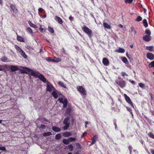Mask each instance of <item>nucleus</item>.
<instances>
[{
	"mask_svg": "<svg viewBox=\"0 0 154 154\" xmlns=\"http://www.w3.org/2000/svg\"><path fill=\"white\" fill-rule=\"evenodd\" d=\"M128 149L130 150V153H131L132 151V147L131 146H130L128 147Z\"/></svg>",
	"mask_w": 154,
	"mask_h": 154,
	"instance_id": "50",
	"label": "nucleus"
},
{
	"mask_svg": "<svg viewBox=\"0 0 154 154\" xmlns=\"http://www.w3.org/2000/svg\"><path fill=\"white\" fill-rule=\"evenodd\" d=\"M87 134V133L86 132H84L82 134L81 136V137L82 138L83 137Z\"/></svg>",
	"mask_w": 154,
	"mask_h": 154,
	"instance_id": "52",
	"label": "nucleus"
},
{
	"mask_svg": "<svg viewBox=\"0 0 154 154\" xmlns=\"http://www.w3.org/2000/svg\"><path fill=\"white\" fill-rule=\"evenodd\" d=\"M38 77L43 82H46V79L43 75L40 74Z\"/></svg>",
	"mask_w": 154,
	"mask_h": 154,
	"instance_id": "14",
	"label": "nucleus"
},
{
	"mask_svg": "<svg viewBox=\"0 0 154 154\" xmlns=\"http://www.w3.org/2000/svg\"><path fill=\"white\" fill-rule=\"evenodd\" d=\"M58 101L63 104V108H65L67 106V100L66 98H59Z\"/></svg>",
	"mask_w": 154,
	"mask_h": 154,
	"instance_id": "4",
	"label": "nucleus"
},
{
	"mask_svg": "<svg viewBox=\"0 0 154 154\" xmlns=\"http://www.w3.org/2000/svg\"><path fill=\"white\" fill-rule=\"evenodd\" d=\"M26 48H27V49H31L30 46H29V45H27L26 47Z\"/></svg>",
	"mask_w": 154,
	"mask_h": 154,
	"instance_id": "56",
	"label": "nucleus"
},
{
	"mask_svg": "<svg viewBox=\"0 0 154 154\" xmlns=\"http://www.w3.org/2000/svg\"><path fill=\"white\" fill-rule=\"evenodd\" d=\"M68 149L70 151H72L73 150V146L71 144L69 145L68 146Z\"/></svg>",
	"mask_w": 154,
	"mask_h": 154,
	"instance_id": "36",
	"label": "nucleus"
},
{
	"mask_svg": "<svg viewBox=\"0 0 154 154\" xmlns=\"http://www.w3.org/2000/svg\"><path fill=\"white\" fill-rule=\"evenodd\" d=\"M103 26L104 28H107L108 29H110V26L106 23H103Z\"/></svg>",
	"mask_w": 154,
	"mask_h": 154,
	"instance_id": "22",
	"label": "nucleus"
},
{
	"mask_svg": "<svg viewBox=\"0 0 154 154\" xmlns=\"http://www.w3.org/2000/svg\"><path fill=\"white\" fill-rule=\"evenodd\" d=\"M62 51L63 52V53H64V54H66V51L64 48H62Z\"/></svg>",
	"mask_w": 154,
	"mask_h": 154,
	"instance_id": "57",
	"label": "nucleus"
},
{
	"mask_svg": "<svg viewBox=\"0 0 154 154\" xmlns=\"http://www.w3.org/2000/svg\"><path fill=\"white\" fill-rule=\"evenodd\" d=\"M15 48L24 58L26 59L27 58V56L25 52L19 47L15 45Z\"/></svg>",
	"mask_w": 154,
	"mask_h": 154,
	"instance_id": "3",
	"label": "nucleus"
},
{
	"mask_svg": "<svg viewBox=\"0 0 154 154\" xmlns=\"http://www.w3.org/2000/svg\"><path fill=\"white\" fill-rule=\"evenodd\" d=\"M52 129L54 131L56 132H58L61 131V129L60 128L56 126H53L52 127Z\"/></svg>",
	"mask_w": 154,
	"mask_h": 154,
	"instance_id": "17",
	"label": "nucleus"
},
{
	"mask_svg": "<svg viewBox=\"0 0 154 154\" xmlns=\"http://www.w3.org/2000/svg\"><path fill=\"white\" fill-rule=\"evenodd\" d=\"M143 11L144 13H145L146 11V10L144 8L143 9Z\"/></svg>",
	"mask_w": 154,
	"mask_h": 154,
	"instance_id": "63",
	"label": "nucleus"
},
{
	"mask_svg": "<svg viewBox=\"0 0 154 154\" xmlns=\"http://www.w3.org/2000/svg\"><path fill=\"white\" fill-rule=\"evenodd\" d=\"M122 61L125 63H127L128 62L127 59L125 57H123L122 59Z\"/></svg>",
	"mask_w": 154,
	"mask_h": 154,
	"instance_id": "35",
	"label": "nucleus"
},
{
	"mask_svg": "<svg viewBox=\"0 0 154 154\" xmlns=\"http://www.w3.org/2000/svg\"><path fill=\"white\" fill-rule=\"evenodd\" d=\"M10 69L12 72H15L19 69V68L16 66L10 65Z\"/></svg>",
	"mask_w": 154,
	"mask_h": 154,
	"instance_id": "8",
	"label": "nucleus"
},
{
	"mask_svg": "<svg viewBox=\"0 0 154 154\" xmlns=\"http://www.w3.org/2000/svg\"><path fill=\"white\" fill-rule=\"evenodd\" d=\"M43 11V9L42 8H39L38 9V11L39 12H42Z\"/></svg>",
	"mask_w": 154,
	"mask_h": 154,
	"instance_id": "53",
	"label": "nucleus"
},
{
	"mask_svg": "<svg viewBox=\"0 0 154 154\" xmlns=\"http://www.w3.org/2000/svg\"><path fill=\"white\" fill-rule=\"evenodd\" d=\"M40 31L41 32H42L43 30V29L42 28H40Z\"/></svg>",
	"mask_w": 154,
	"mask_h": 154,
	"instance_id": "62",
	"label": "nucleus"
},
{
	"mask_svg": "<svg viewBox=\"0 0 154 154\" xmlns=\"http://www.w3.org/2000/svg\"><path fill=\"white\" fill-rule=\"evenodd\" d=\"M52 135V133L51 132H47L43 134V135L44 137Z\"/></svg>",
	"mask_w": 154,
	"mask_h": 154,
	"instance_id": "27",
	"label": "nucleus"
},
{
	"mask_svg": "<svg viewBox=\"0 0 154 154\" xmlns=\"http://www.w3.org/2000/svg\"><path fill=\"white\" fill-rule=\"evenodd\" d=\"M131 32H134V34L136 33V32L134 30V27H131Z\"/></svg>",
	"mask_w": 154,
	"mask_h": 154,
	"instance_id": "46",
	"label": "nucleus"
},
{
	"mask_svg": "<svg viewBox=\"0 0 154 154\" xmlns=\"http://www.w3.org/2000/svg\"><path fill=\"white\" fill-rule=\"evenodd\" d=\"M76 145L77 146L79 147V148H80L81 147V146L79 143H77L76 144Z\"/></svg>",
	"mask_w": 154,
	"mask_h": 154,
	"instance_id": "54",
	"label": "nucleus"
},
{
	"mask_svg": "<svg viewBox=\"0 0 154 154\" xmlns=\"http://www.w3.org/2000/svg\"><path fill=\"white\" fill-rule=\"evenodd\" d=\"M28 23L31 26L34 27V28L36 27V26L35 25L32 23L30 21H29Z\"/></svg>",
	"mask_w": 154,
	"mask_h": 154,
	"instance_id": "38",
	"label": "nucleus"
},
{
	"mask_svg": "<svg viewBox=\"0 0 154 154\" xmlns=\"http://www.w3.org/2000/svg\"><path fill=\"white\" fill-rule=\"evenodd\" d=\"M69 19L70 20H72L73 19V17H71V16H70L69 17Z\"/></svg>",
	"mask_w": 154,
	"mask_h": 154,
	"instance_id": "55",
	"label": "nucleus"
},
{
	"mask_svg": "<svg viewBox=\"0 0 154 154\" xmlns=\"http://www.w3.org/2000/svg\"><path fill=\"white\" fill-rule=\"evenodd\" d=\"M0 60L1 61L4 62H8V58L5 56H4L3 57L1 58V59H0Z\"/></svg>",
	"mask_w": 154,
	"mask_h": 154,
	"instance_id": "23",
	"label": "nucleus"
},
{
	"mask_svg": "<svg viewBox=\"0 0 154 154\" xmlns=\"http://www.w3.org/2000/svg\"><path fill=\"white\" fill-rule=\"evenodd\" d=\"M65 125L63 127V129L64 130H67L69 127V124H65Z\"/></svg>",
	"mask_w": 154,
	"mask_h": 154,
	"instance_id": "34",
	"label": "nucleus"
},
{
	"mask_svg": "<svg viewBox=\"0 0 154 154\" xmlns=\"http://www.w3.org/2000/svg\"><path fill=\"white\" fill-rule=\"evenodd\" d=\"M72 133L68 132H64L63 134V136L65 137H68L72 135Z\"/></svg>",
	"mask_w": 154,
	"mask_h": 154,
	"instance_id": "19",
	"label": "nucleus"
},
{
	"mask_svg": "<svg viewBox=\"0 0 154 154\" xmlns=\"http://www.w3.org/2000/svg\"><path fill=\"white\" fill-rule=\"evenodd\" d=\"M52 95L54 97V98H57L59 95V93L57 91H53L52 93Z\"/></svg>",
	"mask_w": 154,
	"mask_h": 154,
	"instance_id": "10",
	"label": "nucleus"
},
{
	"mask_svg": "<svg viewBox=\"0 0 154 154\" xmlns=\"http://www.w3.org/2000/svg\"><path fill=\"white\" fill-rule=\"evenodd\" d=\"M26 30L28 32L30 33H32V30L30 28H29V27L27 28Z\"/></svg>",
	"mask_w": 154,
	"mask_h": 154,
	"instance_id": "43",
	"label": "nucleus"
},
{
	"mask_svg": "<svg viewBox=\"0 0 154 154\" xmlns=\"http://www.w3.org/2000/svg\"><path fill=\"white\" fill-rule=\"evenodd\" d=\"M124 96L127 102L129 103L133 107H134V105L130 98L126 94H124Z\"/></svg>",
	"mask_w": 154,
	"mask_h": 154,
	"instance_id": "7",
	"label": "nucleus"
},
{
	"mask_svg": "<svg viewBox=\"0 0 154 154\" xmlns=\"http://www.w3.org/2000/svg\"><path fill=\"white\" fill-rule=\"evenodd\" d=\"M82 30L89 37H91L92 36V30L87 27L86 26H84L82 28Z\"/></svg>",
	"mask_w": 154,
	"mask_h": 154,
	"instance_id": "1",
	"label": "nucleus"
},
{
	"mask_svg": "<svg viewBox=\"0 0 154 154\" xmlns=\"http://www.w3.org/2000/svg\"><path fill=\"white\" fill-rule=\"evenodd\" d=\"M142 18L140 16H138L137 19H136V21H140L142 20Z\"/></svg>",
	"mask_w": 154,
	"mask_h": 154,
	"instance_id": "39",
	"label": "nucleus"
},
{
	"mask_svg": "<svg viewBox=\"0 0 154 154\" xmlns=\"http://www.w3.org/2000/svg\"><path fill=\"white\" fill-rule=\"evenodd\" d=\"M133 0H125V2L126 3H131Z\"/></svg>",
	"mask_w": 154,
	"mask_h": 154,
	"instance_id": "42",
	"label": "nucleus"
},
{
	"mask_svg": "<svg viewBox=\"0 0 154 154\" xmlns=\"http://www.w3.org/2000/svg\"><path fill=\"white\" fill-rule=\"evenodd\" d=\"M139 85L142 88H145V85L143 83H139Z\"/></svg>",
	"mask_w": 154,
	"mask_h": 154,
	"instance_id": "44",
	"label": "nucleus"
},
{
	"mask_svg": "<svg viewBox=\"0 0 154 154\" xmlns=\"http://www.w3.org/2000/svg\"><path fill=\"white\" fill-rule=\"evenodd\" d=\"M69 142H72L75 141L76 140V139L73 137H70L69 138Z\"/></svg>",
	"mask_w": 154,
	"mask_h": 154,
	"instance_id": "33",
	"label": "nucleus"
},
{
	"mask_svg": "<svg viewBox=\"0 0 154 154\" xmlns=\"http://www.w3.org/2000/svg\"><path fill=\"white\" fill-rule=\"evenodd\" d=\"M143 39L144 40L148 42L151 40V37L149 35H146L143 37Z\"/></svg>",
	"mask_w": 154,
	"mask_h": 154,
	"instance_id": "11",
	"label": "nucleus"
},
{
	"mask_svg": "<svg viewBox=\"0 0 154 154\" xmlns=\"http://www.w3.org/2000/svg\"><path fill=\"white\" fill-rule=\"evenodd\" d=\"M116 51L119 53H123L125 52V50L123 48H119V50H117Z\"/></svg>",
	"mask_w": 154,
	"mask_h": 154,
	"instance_id": "26",
	"label": "nucleus"
},
{
	"mask_svg": "<svg viewBox=\"0 0 154 154\" xmlns=\"http://www.w3.org/2000/svg\"><path fill=\"white\" fill-rule=\"evenodd\" d=\"M61 60V59L59 58H56L55 60H54V62H58L60 61Z\"/></svg>",
	"mask_w": 154,
	"mask_h": 154,
	"instance_id": "40",
	"label": "nucleus"
},
{
	"mask_svg": "<svg viewBox=\"0 0 154 154\" xmlns=\"http://www.w3.org/2000/svg\"><path fill=\"white\" fill-rule=\"evenodd\" d=\"M17 39L18 41L21 42H24L23 38L18 35H17Z\"/></svg>",
	"mask_w": 154,
	"mask_h": 154,
	"instance_id": "21",
	"label": "nucleus"
},
{
	"mask_svg": "<svg viewBox=\"0 0 154 154\" xmlns=\"http://www.w3.org/2000/svg\"><path fill=\"white\" fill-rule=\"evenodd\" d=\"M61 137V136L60 134H57L55 137V138L56 140H59Z\"/></svg>",
	"mask_w": 154,
	"mask_h": 154,
	"instance_id": "30",
	"label": "nucleus"
},
{
	"mask_svg": "<svg viewBox=\"0 0 154 154\" xmlns=\"http://www.w3.org/2000/svg\"><path fill=\"white\" fill-rule=\"evenodd\" d=\"M97 138V136L95 135L93 138L92 139V142L91 144V145H92L94 144L96 142V140Z\"/></svg>",
	"mask_w": 154,
	"mask_h": 154,
	"instance_id": "18",
	"label": "nucleus"
},
{
	"mask_svg": "<svg viewBox=\"0 0 154 154\" xmlns=\"http://www.w3.org/2000/svg\"><path fill=\"white\" fill-rule=\"evenodd\" d=\"M0 150L5 151L6 150V149L4 146L0 147Z\"/></svg>",
	"mask_w": 154,
	"mask_h": 154,
	"instance_id": "47",
	"label": "nucleus"
},
{
	"mask_svg": "<svg viewBox=\"0 0 154 154\" xmlns=\"http://www.w3.org/2000/svg\"><path fill=\"white\" fill-rule=\"evenodd\" d=\"M55 19L59 23L61 24L63 23L62 20L59 17L56 16L55 17Z\"/></svg>",
	"mask_w": 154,
	"mask_h": 154,
	"instance_id": "16",
	"label": "nucleus"
},
{
	"mask_svg": "<svg viewBox=\"0 0 154 154\" xmlns=\"http://www.w3.org/2000/svg\"><path fill=\"white\" fill-rule=\"evenodd\" d=\"M148 135L150 136V137L152 138H154V135L151 132L149 133H148Z\"/></svg>",
	"mask_w": 154,
	"mask_h": 154,
	"instance_id": "45",
	"label": "nucleus"
},
{
	"mask_svg": "<svg viewBox=\"0 0 154 154\" xmlns=\"http://www.w3.org/2000/svg\"><path fill=\"white\" fill-rule=\"evenodd\" d=\"M3 66L2 65H0V71H2L3 70V69L2 67Z\"/></svg>",
	"mask_w": 154,
	"mask_h": 154,
	"instance_id": "58",
	"label": "nucleus"
},
{
	"mask_svg": "<svg viewBox=\"0 0 154 154\" xmlns=\"http://www.w3.org/2000/svg\"><path fill=\"white\" fill-rule=\"evenodd\" d=\"M116 83L119 85L121 88H123L125 87L126 85L125 81L122 80H117L116 81Z\"/></svg>",
	"mask_w": 154,
	"mask_h": 154,
	"instance_id": "5",
	"label": "nucleus"
},
{
	"mask_svg": "<svg viewBox=\"0 0 154 154\" xmlns=\"http://www.w3.org/2000/svg\"><path fill=\"white\" fill-rule=\"evenodd\" d=\"M58 84L59 85H60L61 86H62L65 88H66V87L65 85L63 83L61 82H60V81L58 82Z\"/></svg>",
	"mask_w": 154,
	"mask_h": 154,
	"instance_id": "29",
	"label": "nucleus"
},
{
	"mask_svg": "<svg viewBox=\"0 0 154 154\" xmlns=\"http://www.w3.org/2000/svg\"><path fill=\"white\" fill-rule=\"evenodd\" d=\"M146 49L147 50H149L150 51H152L153 49V47L152 46H150L147 47L146 48Z\"/></svg>",
	"mask_w": 154,
	"mask_h": 154,
	"instance_id": "31",
	"label": "nucleus"
},
{
	"mask_svg": "<svg viewBox=\"0 0 154 154\" xmlns=\"http://www.w3.org/2000/svg\"><path fill=\"white\" fill-rule=\"evenodd\" d=\"M54 87L49 83H48L47 85V91L51 92L52 89L54 88Z\"/></svg>",
	"mask_w": 154,
	"mask_h": 154,
	"instance_id": "12",
	"label": "nucleus"
},
{
	"mask_svg": "<svg viewBox=\"0 0 154 154\" xmlns=\"http://www.w3.org/2000/svg\"><path fill=\"white\" fill-rule=\"evenodd\" d=\"M102 62L105 66H107L109 65V62L107 59L106 58H104L103 59Z\"/></svg>",
	"mask_w": 154,
	"mask_h": 154,
	"instance_id": "13",
	"label": "nucleus"
},
{
	"mask_svg": "<svg viewBox=\"0 0 154 154\" xmlns=\"http://www.w3.org/2000/svg\"><path fill=\"white\" fill-rule=\"evenodd\" d=\"M63 124H69V118L68 117H67L63 121Z\"/></svg>",
	"mask_w": 154,
	"mask_h": 154,
	"instance_id": "24",
	"label": "nucleus"
},
{
	"mask_svg": "<svg viewBox=\"0 0 154 154\" xmlns=\"http://www.w3.org/2000/svg\"><path fill=\"white\" fill-rule=\"evenodd\" d=\"M146 57L148 59L151 60H153L154 59V55L151 53H148L146 54Z\"/></svg>",
	"mask_w": 154,
	"mask_h": 154,
	"instance_id": "9",
	"label": "nucleus"
},
{
	"mask_svg": "<svg viewBox=\"0 0 154 154\" xmlns=\"http://www.w3.org/2000/svg\"><path fill=\"white\" fill-rule=\"evenodd\" d=\"M119 26L121 28H123V26L122 24H119Z\"/></svg>",
	"mask_w": 154,
	"mask_h": 154,
	"instance_id": "60",
	"label": "nucleus"
},
{
	"mask_svg": "<svg viewBox=\"0 0 154 154\" xmlns=\"http://www.w3.org/2000/svg\"><path fill=\"white\" fill-rule=\"evenodd\" d=\"M40 128L42 129H45L46 128V126L42 124L41 125Z\"/></svg>",
	"mask_w": 154,
	"mask_h": 154,
	"instance_id": "48",
	"label": "nucleus"
},
{
	"mask_svg": "<svg viewBox=\"0 0 154 154\" xmlns=\"http://www.w3.org/2000/svg\"><path fill=\"white\" fill-rule=\"evenodd\" d=\"M88 122L87 121H86L85 122V125H87V124H88Z\"/></svg>",
	"mask_w": 154,
	"mask_h": 154,
	"instance_id": "64",
	"label": "nucleus"
},
{
	"mask_svg": "<svg viewBox=\"0 0 154 154\" xmlns=\"http://www.w3.org/2000/svg\"><path fill=\"white\" fill-rule=\"evenodd\" d=\"M46 60L48 61H51L54 62V59H52L49 57H47L46 58Z\"/></svg>",
	"mask_w": 154,
	"mask_h": 154,
	"instance_id": "41",
	"label": "nucleus"
},
{
	"mask_svg": "<svg viewBox=\"0 0 154 154\" xmlns=\"http://www.w3.org/2000/svg\"><path fill=\"white\" fill-rule=\"evenodd\" d=\"M48 30L51 33H53L54 32V30L50 26L48 27Z\"/></svg>",
	"mask_w": 154,
	"mask_h": 154,
	"instance_id": "37",
	"label": "nucleus"
},
{
	"mask_svg": "<svg viewBox=\"0 0 154 154\" xmlns=\"http://www.w3.org/2000/svg\"><path fill=\"white\" fill-rule=\"evenodd\" d=\"M3 67H2L3 70L5 69H6L8 70H9V69H10V65H8L6 64H5L4 65H2Z\"/></svg>",
	"mask_w": 154,
	"mask_h": 154,
	"instance_id": "20",
	"label": "nucleus"
},
{
	"mask_svg": "<svg viewBox=\"0 0 154 154\" xmlns=\"http://www.w3.org/2000/svg\"><path fill=\"white\" fill-rule=\"evenodd\" d=\"M10 7L13 12L15 13H17V10L15 6L13 4H11L10 5Z\"/></svg>",
	"mask_w": 154,
	"mask_h": 154,
	"instance_id": "15",
	"label": "nucleus"
},
{
	"mask_svg": "<svg viewBox=\"0 0 154 154\" xmlns=\"http://www.w3.org/2000/svg\"><path fill=\"white\" fill-rule=\"evenodd\" d=\"M127 109L128 111H129L131 113L132 115H133V114H132V110H131V109L130 108H129V107H127Z\"/></svg>",
	"mask_w": 154,
	"mask_h": 154,
	"instance_id": "49",
	"label": "nucleus"
},
{
	"mask_svg": "<svg viewBox=\"0 0 154 154\" xmlns=\"http://www.w3.org/2000/svg\"><path fill=\"white\" fill-rule=\"evenodd\" d=\"M145 33L146 34H147V35H150L151 34V32L148 29H146L145 31Z\"/></svg>",
	"mask_w": 154,
	"mask_h": 154,
	"instance_id": "32",
	"label": "nucleus"
},
{
	"mask_svg": "<svg viewBox=\"0 0 154 154\" xmlns=\"http://www.w3.org/2000/svg\"><path fill=\"white\" fill-rule=\"evenodd\" d=\"M122 75L123 76H124L125 75H126L127 76H128V75L127 74H126V73L124 72H122Z\"/></svg>",
	"mask_w": 154,
	"mask_h": 154,
	"instance_id": "51",
	"label": "nucleus"
},
{
	"mask_svg": "<svg viewBox=\"0 0 154 154\" xmlns=\"http://www.w3.org/2000/svg\"><path fill=\"white\" fill-rule=\"evenodd\" d=\"M63 142L65 144L67 145L69 143V139H64L63 140Z\"/></svg>",
	"mask_w": 154,
	"mask_h": 154,
	"instance_id": "25",
	"label": "nucleus"
},
{
	"mask_svg": "<svg viewBox=\"0 0 154 154\" xmlns=\"http://www.w3.org/2000/svg\"><path fill=\"white\" fill-rule=\"evenodd\" d=\"M143 25H144V26H145V27H147L148 26V23H147V22L146 19H144L143 20Z\"/></svg>",
	"mask_w": 154,
	"mask_h": 154,
	"instance_id": "28",
	"label": "nucleus"
},
{
	"mask_svg": "<svg viewBox=\"0 0 154 154\" xmlns=\"http://www.w3.org/2000/svg\"><path fill=\"white\" fill-rule=\"evenodd\" d=\"M25 69L28 72H31V75L33 76L38 77L40 73L37 71H34L28 68L25 67Z\"/></svg>",
	"mask_w": 154,
	"mask_h": 154,
	"instance_id": "2",
	"label": "nucleus"
},
{
	"mask_svg": "<svg viewBox=\"0 0 154 154\" xmlns=\"http://www.w3.org/2000/svg\"><path fill=\"white\" fill-rule=\"evenodd\" d=\"M77 89L78 91L81 93L83 95H86V93L85 89L82 86H77Z\"/></svg>",
	"mask_w": 154,
	"mask_h": 154,
	"instance_id": "6",
	"label": "nucleus"
},
{
	"mask_svg": "<svg viewBox=\"0 0 154 154\" xmlns=\"http://www.w3.org/2000/svg\"><path fill=\"white\" fill-rule=\"evenodd\" d=\"M2 0H0V4L2 5Z\"/></svg>",
	"mask_w": 154,
	"mask_h": 154,
	"instance_id": "61",
	"label": "nucleus"
},
{
	"mask_svg": "<svg viewBox=\"0 0 154 154\" xmlns=\"http://www.w3.org/2000/svg\"><path fill=\"white\" fill-rule=\"evenodd\" d=\"M151 152L152 154H154V150L152 149L151 150Z\"/></svg>",
	"mask_w": 154,
	"mask_h": 154,
	"instance_id": "59",
	"label": "nucleus"
}]
</instances>
